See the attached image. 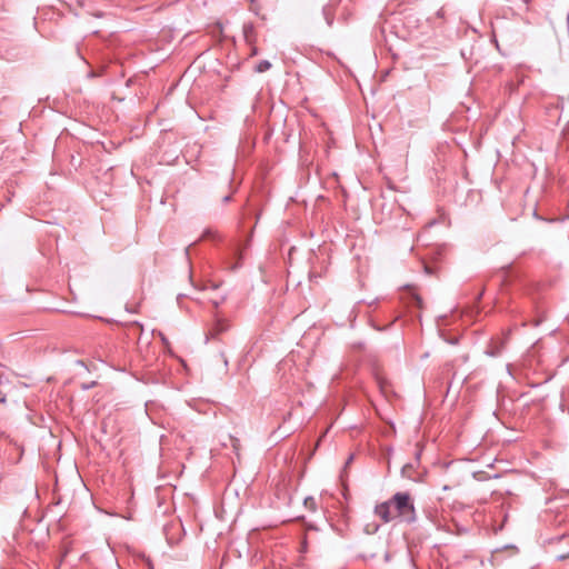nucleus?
Here are the masks:
<instances>
[{
  "label": "nucleus",
  "mask_w": 569,
  "mask_h": 569,
  "mask_svg": "<svg viewBox=\"0 0 569 569\" xmlns=\"http://www.w3.org/2000/svg\"><path fill=\"white\" fill-rule=\"evenodd\" d=\"M271 68V63L268 61V60H261L257 66H256V71L259 72V73H262V72H266L268 71L269 69Z\"/></svg>",
  "instance_id": "423d86ee"
},
{
  "label": "nucleus",
  "mask_w": 569,
  "mask_h": 569,
  "mask_svg": "<svg viewBox=\"0 0 569 569\" xmlns=\"http://www.w3.org/2000/svg\"><path fill=\"white\" fill-rule=\"evenodd\" d=\"M352 458H353V457H352V456H350V457H349V459H348V461H347V463L351 462Z\"/></svg>",
  "instance_id": "1a4fd4ad"
},
{
  "label": "nucleus",
  "mask_w": 569,
  "mask_h": 569,
  "mask_svg": "<svg viewBox=\"0 0 569 569\" xmlns=\"http://www.w3.org/2000/svg\"><path fill=\"white\" fill-rule=\"evenodd\" d=\"M230 200H231V196H230V194H228V196H226V197L223 198V202H224V203L229 202Z\"/></svg>",
  "instance_id": "6e6552de"
},
{
  "label": "nucleus",
  "mask_w": 569,
  "mask_h": 569,
  "mask_svg": "<svg viewBox=\"0 0 569 569\" xmlns=\"http://www.w3.org/2000/svg\"><path fill=\"white\" fill-rule=\"evenodd\" d=\"M305 503H306L307 506H312V507H313V506H315V499H313V498H311V497L306 498V499H305Z\"/></svg>",
  "instance_id": "0eeeda50"
},
{
  "label": "nucleus",
  "mask_w": 569,
  "mask_h": 569,
  "mask_svg": "<svg viewBox=\"0 0 569 569\" xmlns=\"http://www.w3.org/2000/svg\"><path fill=\"white\" fill-rule=\"evenodd\" d=\"M243 34H244V38H246V41L248 43H252L254 42V28L252 24H244L243 26Z\"/></svg>",
  "instance_id": "20e7f679"
},
{
  "label": "nucleus",
  "mask_w": 569,
  "mask_h": 569,
  "mask_svg": "<svg viewBox=\"0 0 569 569\" xmlns=\"http://www.w3.org/2000/svg\"><path fill=\"white\" fill-rule=\"evenodd\" d=\"M375 515L385 523L396 519L411 523L416 520V510L408 492H397L389 500L375 507Z\"/></svg>",
  "instance_id": "f257e3e1"
},
{
  "label": "nucleus",
  "mask_w": 569,
  "mask_h": 569,
  "mask_svg": "<svg viewBox=\"0 0 569 569\" xmlns=\"http://www.w3.org/2000/svg\"><path fill=\"white\" fill-rule=\"evenodd\" d=\"M401 473H402L403 477H406L408 479L417 480V477L415 475V468H413L412 463L405 465L402 467Z\"/></svg>",
  "instance_id": "39448f33"
},
{
  "label": "nucleus",
  "mask_w": 569,
  "mask_h": 569,
  "mask_svg": "<svg viewBox=\"0 0 569 569\" xmlns=\"http://www.w3.org/2000/svg\"><path fill=\"white\" fill-rule=\"evenodd\" d=\"M505 346H506V341H499V342L492 341L489 345L486 353L491 357H497L502 352V350L505 349Z\"/></svg>",
  "instance_id": "7ed1b4c3"
},
{
  "label": "nucleus",
  "mask_w": 569,
  "mask_h": 569,
  "mask_svg": "<svg viewBox=\"0 0 569 569\" xmlns=\"http://www.w3.org/2000/svg\"><path fill=\"white\" fill-rule=\"evenodd\" d=\"M335 10H336V3H333V2H330L326 6H323V8H322L323 17L329 27H331L333 23Z\"/></svg>",
  "instance_id": "f03ea898"
}]
</instances>
